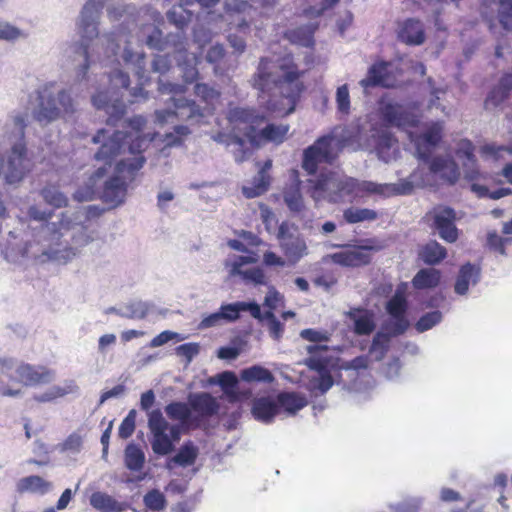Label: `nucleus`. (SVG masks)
I'll return each mask as SVG.
<instances>
[{
    "mask_svg": "<svg viewBox=\"0 0 512 512\" xmlns=\"http://www.w3.org/2000/svg\"><path fill=\"white\" fill-rule=\"evenodd\" d=\"M105 0H86L76 19L75 26L80 41L74 44L75 52L82 58L76 67L75 77L79 83L88 80V71L98 61L102 66L116 67L124 65L142 78L145 72V53L132 48V39L145 43L150 49L163 51L170 43L176 48L183 42V33L163 38V33L154 24L141 20V14L154 22L161 18L153 9H138L123 1L107 7V17L113 23L110 31L100 34L99 25ZM113 88L127 89L130 79L127 73L114 68L108 74Z\"/></svg>",
    "mask_w": 512,
    "mask_h": 512,
    "instance_id": "nucleus-1",
    "label": "nucleus"
},
{
    "mask_svg": "<svg viewBox=\"0 0 512 512\" xmlns=\"http://www.w3.org/2000/svg\"><path fill=\"white\" fill-rule=\"evenodd\" d=\"M103 209L96 205L81 207L74 212H62L60 224L43 227L39 236L46 242L41 257L55 260L58 265H66L76 258L81 249L94 241L95 231L90 230L87 222L98 218Z\"/></svg>",
    "mask_w": 512,
    "mask_h": 512,
    "instance_id": "nucleus-2",
    "label": "nucleus"
},
{
    "mask_svg": "<svg viewBox=\"0 0 512 512\" xmlns=\"http://www.w3.org/2000/svg\"><path fill=\"white\" fill-rule=\"evenodd\" d=\"M30 223L27 230L18 232L17 230L9 231L5 243H0V252L3 257L11 263L22 262V260H30L35 264L55 263V260H47L41 257V250L46 248L44 242L38 235L40 230L49 224H60L58 221H49L52 217L51 211L40 209L36 205L28 208L27 212Z\"/></svg>",
    "mask_w": 512,
    "mask_h": 512,
    "instance_id": "nucleus-3",
    "label": "nucleus"
},
{
    "mask_svg": "<svg viewBox=\"0 0 512 512\" xmlns=\"http://www.w3.org/2000/svg\"><path fill=\"white\" fill-rule=\"evenodd\" d=\"M300 72L288 59L281 62L269 58H261L252 84L262 94H268V108L277 110L276 98L278 95L294 103L302 92V84L299 82Z\"/></svg>",
    "mask_w": 512,
    "mask_h": 512,
    "instance_id": "nucleus-4",
    "label": "nucleus"
},
{
    "mask_svg": "<svg viewBox=\"0 0 512 512\" xmlns=\"http://www.w3.org/2000/svg\"><path fill=\"white\" fill-rule=\"evenodd\" d=\"M309 194L315 202L326 200L330 203L352 202L361 193H373L374 182L360 181L356 178L331 172L311 179Z\"/></svg>",
    "mask_w": 512,
    "mask_h": 512,
    "instance_id": "nucleus-5",
    "label": "nucleus"
},
{
    "mask_svg": "<svg viewBox=\"0 0 512 512\" xmlns=\"http://www.w3.org/2000/svg\"><path fill=\"white\" fill-rule=\"evenodd\" d=\"M35 103L32 107V117L41 126H47L65 115L75 111L74 100L68 89H56L49 82L35 91Z\"/></svg>",
    "mask_w": 512,
    "mask_h": 512,
    "instance_id": "nucleus-6",
    "label": "nucleus"
},
{
    "mask_svg": "<svg viewBox=\"0 0 512 512\" xmlns=\"http://www.w3.org/2000/svg\"><path fill=\"white\" fill-rule=\"evenodd\" d=\"M145 158L135 156L119 161L114 170V174L102 179L99 186V198L113 207L124 203L127 195V189L134 181L137 172L143 167Z\"/></svg>",
    "mask_w": 512,
    "mask_h": 512,
    "instance_id": "nucleus-7",
    "label": "nucleus"
},
{
    "mask_svg": "<svg viewBox=\"0 0 512 512\" xmlns=\"http://www.w3.org/2000/svg\"><path fill=\"white\" fill-rule=\"evenodd\" d=\"M147 425L153 452L156 455L165 456L175 450V444L179 442L182 431L192 424H170L161 409L157 408L148 413Z\"/></svg>",
    "mask_w": 512,
    "mask_h": 512,
    "instance_id": "nucleus-8",
    "label": "nucleus"
},
{
    "mask_svg": "<svg viewBox=\"0 0 512 512\" xmlns=\"http://www.w3.org/2000/svg\"><path fill=\"white\" fill-rule=\"evenodd\" d=\"M242 312L250 313V315L257 320L262 318L261 308L257 302L237 301L222 304L216 312L204 316L198 327L199 329H207L220 326L223 323L236 322L240 319Z\"/></svg>",
    "mask_w": 512,
    "mask_h": 512,
    "instance_id": "nucleus-9",
    "label": "nucleus"
},
{
    "mask_svg": "<svg viewBox=\"0 0 512 512\" xmlns=\"http://www.w3.org/2000/svg\"><path fill=\"white\" fill-rule=\"evenodd\" d=\"M92 142L100 144L98 151L95 153L94 158L97 161H102L106 167V174L111 168L115 158L128 150L129 142L127 135L123 131L115 130L110 132L107 129H99L92 137Z\"/></svg>",
    "mask_w": 512,
    "mask_h": 512,
    "instance_id": "nucleus-10",
    "label": "nucleus"
},
{
    "mask_svg": "<svg viewBox=\"0 0 512 512\" xmlns=\"http://www.w3.org/2000/svg\"><path fill=\"white\" fill-rule=\"evenodd\" d=\"M171 100L173 101V109L167 108L155 111V122L158 125L173 124L175 120L198 124L204 118V109L195 100L184 97H171Z\"/></svg>",
    "mask_w": 512,
    "mask_h": 512,
    "instance_id": "nucleus-11",
    "label": "nucleus"
},
{
    "mask_svg": "<svg viewBox=\"0 0 512 512\" xmlns=\"http://www.w3.org/2000/svg\"><path fill=\"white\" fill-rule=\"evenodd\" d=\"M408 302L406 299V284L401 283L394 295L386 303V311L390 316L386 323V330L393 336L403 334L409 327L406 317Z\"/></svg>",
    "mask_w": 512,
    "mask_h": 512,
    "instance_id": "nucleus-12",
    "label": "nucleus"
},
{
    "mask_svg": "<svg viewBox=\"0 0 512 512\" xmlns=\"http://www.w3.org/2000/svg\"><path fill=\"white\" fill-rule=\"evenodd\" d=\"M277 238L285 256L292 263H297L307 255V245L300 235L298 227L288 221L279 225Z\"/></svg>",
    "mask_w": 512,
    "mask_h": 512,
    "instance_id": "nucleus-13",
    "label": "nucleus"
},
{
    "mask_svg": "<svg viewBox=\"0 0 512 512\" xmlns=\"http://www.w3.org/2000/svg\"><path fill=\"white\" fill-rule=\"evenodd\" d=\"M334 138L325 135L318 138L312 145L303 151L302 168L309 174L314 175L321 163L331 164L334 160L333 144Z\"/></svg>",
    "mask_w": 512,
    "mask_h": 512,
    "instance_id": "nucleus-14",
    "label": "nucleus"
},
{
    "mask_svg": "<svg viewBox=\"0 0 512 512\" xmlns=\"http://www.w3.org/2000/svg\"><path fill=\"white\" fill-rule=\"evenodd\" d=\"M56 379V372L53 369L42 365H32L21 362L16 367L15 381L25 386L35 387L50 384Z\"/></svg>",
    "mask_w": 512,
    "mask_h": 512,
    "instance_id": "nucleus-15",
    "label": "nucleus"
},
{
    "mask_svg": "<svg viewBox=\"0 0 512 512\" xmlns=\"http://www.w3.org/2000/svg\"><path fill=\"white\" fill-rule=\"evenodd\" d=\"M327 349L326 345H309L307 352L310 356L304 361L308 368L319 372L316 387L322 394L326 393L334 384L332 376L327 372L328 360L320 355V352Z\"/></svg>",
    "mask_w": 512,
    "mask_h": 512,
    "instance_id": "nucleus-16",
    "label": "nucleus"
},
{
    "mask_svg": "<svg viewBox=\"0 0 512 512\" xmlns=\"http://www.w3.org/2000/svg\"><path fill=\"white\" fill-rule=\"evenodd\" d=\"M433 226L441 239L453 243L458 239V229L455 225L456 213L450 207H437L430 213Z\"/></svg>",
    "mask_w": 512,
    "mask_h": 512,
    "instance_id": "nucleus-17",
    "label": "nucleus"
},
{
    "mask_svg": "<svg viewBox=\"0 0 512 512\" xmlns=\"http://www.w3.org/2000/svg\"><path fill=\"white\" fill-rule=\"evenodd\" d=\"M379 112L384 123L389 126L407 127L415 124L414 115L397 102L382 100L379 104Z\"/></svg>",
    "mask_w": 512,
    "mask_h": 512,
    "instance_id": "nucleus-18",
    "label": "nucleus"
},
{
    "mask_svg": "<svg viewBox=\"0 0 512 512\" xmlns=\"http://www.w3.org/2000/svg\"><path fill=\"white\" fill-rule=\"evenodd\" d=\"M209 382L218 385L226 399L231 403L249 399L252 395L250 390H242L239 388V380L232 371L218 373L214 377H211Z\"/></svg>",
    "mask_w": 512,
    "mask_h": 512,
    "instance_id": "nucleus-19",
    "label": "nucleus"
},
{
    "mask_svg": "<svg viewBox=\"0 0 512 512\" xmlns=\"http://www.w3.org/2000/svg\"><path fill=\"white\" fill-rule=\"evenodd\" d=\"M378 247L371 245H362L353 249H347L341 252L329 255L333 263L344 267H360L367 265L371 261L372 250H378Z\"/></svg>",
    "mask_w": 512,
    "mask_h": 512,
    "instance_id": "nucleus-20",
    "label": "nucleus"
},
{
    "mask_svg": "<svg viewBox=\"0 0 512 512\" xmlns=\"http://www.w3.org/2000/svg\"><path fill=\"white\" fill-rule=\"evenodd\" d=\"M189 405L193 413V424L198 425L203 419L210 418L218 413L219 404L217 400L207 392L190 394Z\"/></svg>",
    "mask_w": 512,
    "mask_h": 512,
    "instance_id": "nucleus-21",
    "label": "nucleus"
},
{
    "mask_svg": "<svg viewBox=\"0 0 512 512\" xmlns=\"http://www.w3.org/2000/svg\"><path fill=\"white\" fill-rule=\"evenodd\" d=\"M442 122H434L423 134L416 137L414 145L417 157L423 162H428L436 145L442 137Z\"/></svg>",
    "mask_w": 512,
    "mask_h": 512,
    "instance_id": "nucleus-22",
    "label": "nucleus"
},
{
    "mask_svg": "<svg viewBox=\"0 0 512 512\" xmlns=\"http://www.w3.org/2000/svg\"><path fill=\"white\" fill-rule=\"evenodd\" d=\"M92 104L97 109H103L108 115L107 124L116 126L126 112V105L123 100L116 97L111 99L108 92L100 91L92 96Z\"/></svg>",
    "mask_w": 512,
    "mask_h": 512,
    "instance_id": "nucleus-23",
    "label": "nucleus"
},
{
    "mask_svg": "<svg viewBox=\"0 0 512 512\" xmlns=\"http://www.w3.org/2000/svg\"><path fill=\"white\" fill-rule=\"evenodd\" d=\"M254 262H256L254 257L237 256L231 264L230 276H240L247 284L266 285V275L261 268L242 269L243 266Z\"/></svg>",
    "mask_w": 512,
    "mask_h": 512,
    "instance_id": "nucleus-24",
    "label": "nucleus"
},
{
    "mask_svg": "<svg viewBox=\"0 0 512 512\" xmlns=\"http://www.w3.org/2000/svg\"><path fill=\"white\" fill-rule=\"evenodd\" d=\"M480 278L481 269L479 266L470 262L463 264L455 279L454 292L459 296H467L470 286H476Z\"/></svg>",
    "mask_w": 512,
    "mask_h": 512,
    "instance_id": "nucleus-25",
    "label": "nucleus"
},
{
    "mask_svg": "<svg viewBox=\"0 0 512 512\" xmlns=\"http://www.w3.org/2000/svg\"><path fill=\"white\" fill-rule=\"evenodd\" d=\"M397 35L398 39L407 45H421L425 41L424 25L418 19H406L399 24Z\"/></svg>",
    "mask_w": 512,
    "mask_h": 512,
    "instance_id": "nucleus-26",
    "label": "nucleus"
},
{
    "mask_svg": "<svg viewBox=\"0 0 512 512\" xmlns=\"http://www.w3.org/2000/svg\"><path fill=\"white\" fill-rule=\"evenodd\" d=\"M429 170L439 175V177L450 184H454L460 177V170L457 163L450 157L437 156L430 158L428 162Z\"/></svg>",
    "mask_w": 512,
    "mask_h": 512,
    "instance_id": "nucleus-27",
    "label": "nucleus"
},
{
    "mask_svg": "<svg viewBox=\"0 0 512 512\" xmlns=\"http://www.w3.org/2000/svg\"><path fill=\"white\" fill-rule=\"evenodd\" d=\"M173 57L177 62L184 81L187 83L195 81L198 77L197 58L193 53L187 51L184 42L176 47Z\"/></svg>",
    "mask_w": 512,
    "mask_h": 512,
    "instance_id": "nucleus-28",
    "label": "nucleus"
},
{
    "mask_svg": "<svg viewBox=\"0 0 512 512\" xmlns=\"http://www.w3.org/2000/svg\"><path fill=\"white\" fill-rule=\"evenodd\" d=\"M127 126L132 129V132L127 133V141L129 142L128 152L135 156H142L141 152L145 149L147 141L140 135V132L146 124V119L140 115L134 116L127 121Z\"/></svg>",
    "mask_w": 512,
    "mask_h": 512,
    "instance_id": "nucleus-29",
    "label": "nucleus"
},
{
    "mask_svg": "<svg viewBox=\"0 0 512 512\" xmlns=\"http://www.w3.org/2000/svg\"><path fill=\"white\" fill-rule=\"evenodd\" d=\"M105 176H107L106 167H98L88 178L87 182L75 191L73 194L74 200L78 202H88L99 197L100 182Z\"/></svg>",
    "mask_w": 512,
    "mask_h": 512,
    "instance_id": "nucleus-30",
    "label": "nucleus"
},
{
    "mask_svg": "<svg viewBox=\"0 0 512 512\" xmlns=\"http://www.w3.org/2000/svg\"><path fill=\"white\" fill-rule=\"evenodd\" d=\"M278 405L270 397H258L252 401V416L259 422L269 424L278 413Z\"/></svg>",
    "mask_w": 512,
    "mask_h": 512,
    "instance_id": "nucleus-31",
    "label": "nucleus"
},
{
    "mask_svg": "<svg viewBox=\"0 0 512 512\" xmlns=\"http://www.w3.org/2000/svg\"><path fill=\"white\" fill-rule=\"evenodd\" d=\"M416 177L415 173H412L408 178L401 179L399 182L394 184H378L374 182L373 193L382 195V196H392V195H409L413 192L415 183L414 178Z\"/></svg>",
    "mask_w": 512,
    "mask_h": 512,
    "instance_id": "nucleus-32",
    "label": "nucleus"
},
{
    "mask_svg": "<svg viewBox=\"0 0 512 512\" xmlns=\"http://www.w3.org/2000/svg\"><path fill=\"white\" fill-rule=\"evenodd\" d=\"M340 370L346 372L353 385L357 386L360 378L369 375V358L361 355L350 361H344L340 365Z\"/></svg>",
    "mask_w": 512,
    "mask_h": 512,
    "instance_id": "nucleus-33",
    "label": "nucleus"
},
{
    "mask_svg": "<svg viewBox=\"0 0 512 512\" xmlns=\"http://www.w3.org/2000/svg\"><path fill=\"white\" fill-rule=\"evenodd\" d=\"M347 316L353 322L354 332L357 335H368L376 327L373 314L366 310L351 309Z\"/></svg>",
    "mask_w": 512,
    "mask_h": 512,
    "instance_id": "nucleus-34",
    "label": "nucleus"
},
{
    "mask_svg": "<svg viewBox=\"0 0 512 512\" xmlns=\"http://www.w3.org/2000/svg\"><path fill=\"white\" fill-rule=\"evenodd\" d=\"M199 454L198 447L191 441L184 442L178 452L167 462V468L171 469L172 464L188 467L195 463Z\"/></svg>",
    "mask_w": 512,
    "mask_h": 512,
    "instance_id": "nucleus-35",
    "label": "nucleus"
},
{
    "mask_svg": "<svg viewBox=\"0 0 512 512\" xmlns=\"http://www.w3.org/2000/svg\"><path fill=\"white\" fill-rule=\"evenodd\" d=\"M283 198L286 206L294 217L304 216L306 206L298 183L286 188L283 192Z\"/></svg>",
    "mask_w": 512,
    "mask_h": 512,
    "instance_id": "nucleus-36",
    "label": "nucleus"
},
{
    "mask_svg": "<svg viewBox=\"0 0 512 512\" xmlns=\"http://www.w3.org/2000/svg\"><path fill=\"white\" fill-rule=\"evenodd\" d=\"M164 412L170 420L182 424H193V418H197L193 417L189 402L171 401L165 406Z\"/></svg>",
    "mask_w": 512,
    "mask_h": 512,
    "instance_id": "nucleus-37",
    "label": "nucleus"
},
{
    "mask_svg": "<svg viewBox=\"0 0 512 512\" xmlns=\"http://www.w3.org/2000/svg\"><path fill=\"white\" fill-rule=\"evenodd\" d=\"M388 65L385 62L373 64L367 72V76L360 81L363 88L375 86H387Z\"/></svg>",
    "mask_w": 512,
    "mask_h": 512,
    "instance_id": "nucleus-38",
    "label": "nucleus"
},
{
    "mask_svg": "<svg viewBox=\"0 0 512 512\" xmlns=\"http://www.w3.org/2000/svg\"><path fill=\"white\" fill-rule=\"evenodd\" d=\"M240 379L247 383L255 382L271 384L274 382L275 377L269 369L259 364H255L250 367L242 369L240 371Z\"/></svg>",
    "mask_w": 512,
    "mask_h": 512,
    "instance_id": "nucleus-39",
    "label": "nucleus"
},
{
    "mask_svg": "<svg viewBox=\"0 0 512 512\" xmlns=\"http://www.w3.org/2000/svg\"><path fill=\"white\" fill-rule=\"evenodd\" d=\"M276 403L278 410L284 409L289 415H294L307 405V400L295 392H281L277 395Z\"/></svg>",
    "mask_w": 512,
    "mask_h": 512,
    "instance_id": "nucleus-40",
    "label": "nucleus"
},
{
    "mask_svg": "<svg viewBox=\"0 0 512 512\" xmlns=\"http://www.w3.org/2000/svg\"><path fill=\"white\" fill-rule=\"evenodd\" d=\"M447 256L445 247L432 240L423 245L419 250V258L427 265H436Z\"/></svg>",
    "mask_w": 512,
    "mask_h": 512,
    "instance_id": "nucleus-41",
    "label": "nucleus"
},
{
    "mask_svg": "<svg viewBox=\"0 0 512 512\" xmlns=\"http://www.w3.org/2000/svg\"><path fill=\"white\" fill-rule=\"evenodd\" d=\"M90 505L102 512H122L125 505L104 492H94L90 497Z\"/></svg>",
    "mask_w": 512,
    "mask_h": 512,
    "instance_id": "nucleus-42",
    "label": "nucleus"
},
{
    "mask_svg": "<svg viewBox=\"0 0 512 512\" xmlns=\"http://www.w3.org/2000/svg\"><path fill=\"white\" fill-rule=\"evenodd\" d=\"M51 487L50 482L45 481L42 477L37 475L24 477L17 482V491L19 493L31 492L45 494Z\"/></svg>",
    "mask_w": 512,
    "mask_h": 512,
    "instance_id": "nucleus-43",
    "label": "nucleus"
},
{
    "mask_svg": "<svg viewBox=\"0 0 512 512\" xmlns=\"http://www.w3.org/2000/svg\"><path fill=\"white\" fill-rule=\"evenodd\" d=\"M441 278V273L435 268H422L412 279V284L416 289H430L436 287Z\"/></svg>",
    "mask_w": 512,
    "mask_h": 512,
    "instance_id": "nucleus-44",
    "label": "nucleus"
},
{
    "mask_svg": "<svg viewBox=\"0 0 512 512\" xmlns=\"http://www.w3.org/2000/svg\"><path fill=\"white\" fill-rule=\"evenodd\" d=\"M228 119L232 123H247L251 128L264 121V117L257 114L253 109L235 107L229 110Z\"/></svg>",
    "mask_w": 512,
    "mask_h": 512,
    "instance_id": "nucleus-45",
    "label": "nucleus"
},
{
    "mask_svg": "<svg viewBox=\"0 0 512 512\" xmlns=\"http://www.w3.org/2000/svg\"><path fill=\"white\" fill-rule=\"evenodd\" d=\"M458 156L463 159L465 177L469 180H475L479 175V171L476 165L472 144L470 142L465 143L464 146L458 150Z\"/></svg>",
    "mask_w": 512,
    "mask_h": 512,
    "instance_id": "nucleus-46",
    "label": "nucleus"
},
{
    "mask_svg": "<svg viewBox=\"0 0 512 512\" xmlns=\"http://www.w3.org/2000/svg\"><path fill=\"white\" fill-rule=\"evenodd\" d=\"M316 28L317 26L314 24L297 27L289 31L288 38L292 43L303 47H311L314 44V33Z\"/></svg>",
    "mask_w": 512,
    "mask_h": 512,
    "instance_id": "nucleus-47",
    "label": "nucleus"
},
{
    "mask_svg": "<svg viewBox=\"0 0 512 512\" xmlns=\"http://www.w3.org/2000/svg\"><path fill=\"white\" fill-rule=\"evenodd\" d=\"M392 336L388 331L387 333L377 332L369 348V357L375 361H381L389 350Z\"/></svg>",
    "mask_w": 512,
    "mask_h": 512,
    "instance_id": "nucleus-48",
    "label": "nucleus"
},
{
    "mask_svg": "<svg viewBox=\"0 0 512 512\" xmlns=\"http://www.w3.org/2000/svg\"><path fill=\"white\" fill-rule=\"evenodd\" d=\"M150 309V304L145 301L135 300L121 305L118 316L128 319H143Z\"/></svg>",
    "mask_w": 512,
    "mask_h": 512,
    "instance_id": "nucleus-49",
    "label": "nucleus"
},
{
    "mask_svg": "<svg viewBox=\"0 0 512 512\" xmlns=\"http://www.w3.org/2000/svg\"><path fill=\"white\" fill-rule=\"evenodd\" d=\"M270 185V178L264 169H260L258 174L254 177L252 186H244L242 192L246 198H255L268 190Z\"/></svg>",
    "mask_w": 512,
    "mask_h": 512,
    "instance_id": "nucleus-50",
    "label": "nucleus"
},
{
    "mask_svg": "<svg viewBox=\"0 0 512 512\" xmlns=\"http://www.w3.org/2000/svg\"><path fill=\"white\" fill-rule=\"evenodd\" d=\"M77 386L71 381L65 387L58 385L51 386L43 393H38L33 396V399L40 403L51 402L57 398L63 397L67 394L73 393Z\"/></svg>",
    "mask_w": 512,
    "mask_h": 512,
    "instance_id": "nucleus-51",
    "label": "nucleus"
},
{
    "mask_svg": "<svg viewBox=\"0 0 512 512\" xmlns=\"http://www.w3.org/2000/svg\"><path fill=\"white\" fill-rule=\"evenodd\" d=\"M125 465L131 471H140L145 462V455L141 448L130 443L125 448Z\"/></svg>",
    "mask_w": 512,
    "mask_h": 512,
    "instance_id": "nucleus-52",
    "label": "nucleus"
},
{
    "mask_svg": "<svg viewBox=\"0 0 512 512\" xmlns=\"http://www.w3.org/2000/svg\"><path fill=\"white\" fill-rule=\"evenodd\" d=\"M396 144V139L390 133H382L378 136L376 142V152L378 158L385 163H388L393 158V152L391 151Z\"/></svg>",
    "mask_w": 512,
    "mask_h": 512,
    "instance_id": "nucleus-53",
    "label": "nucleus"
},
{
    "mask_svg": "<svg viewBox=\"0 0 512 512\" xmlns=\"http://www.w3.org/2000/svg\"><path fill=\"white\" fill-rule=\"evenodd\" d=\"M182 1L183 3L172 7L166 13L168 21L174 24L179 30H182L188 24L192 16V13L185 9V0Z\"/></svg>",
    "mask_w": 512,
    "mask_h": 512,
    "instance_id": "nucleus-54",
    "label": "nucleus"
},
{
    "mask_svg": "<svg viewBox=\"0 0 512 512\" xmlns=\"http://www.w3.org/2000/svg\"><path fill=\"white\" fill-rule=\"evenodd\" d=\"M43 200L54 208H62L68 205L67 196L61 192L56 186H45L41 190Z\"/></svg>",
    "mask_w": 512,
    "mask_h": 512,
    "instance_id": "nucleus-55",
    "label": "nucleus"
},
{
    "mask_svg": "<svg viewBox=\"0 0 512 512\" xmlns=\"http://www.w3.org/2000/svg\"><path fill=\"white\" fill-rule=\"evenodd\" d=\"M443 320V314L439 310L426 312L415 323L414 327L418 333H423L440 324Z\"/></svg>",
    "mask_w": 512,
    "mask_h": 512,
    "instance_id": "nucleus-56",
    "label": "nucleus"
},
{
    "mask_svg": "<svg viewBox=\"0 0 512 512\" xmlns=\"http://www.w3.org/2000/svg\"><path fill=\"white\" fill-rule=\"evenodd\" d=\"M194 92L206 103L208 109H213L220 97V92L217 89L205 83H197Z\"/></svg>",
    "mask_w": 512,
    "mask_h": 512,
    "instance_id": "nucleus-57",
    "label": "nucleus"
},
{
    "mask_svg": "<svg viewBox=\"0 0 512 512\" xmlns=\"http://www.w3.org/2000/svg\"><path fill=\"white\" fill-rule=\"evenodd\" d=\"M344 219L351 224L371 221L377 218V213L368 208H349L344 211Z\"/></svg>",
    "mask_w": 512,
    "mask_h": 512,
    "instance_id": "nucleus-58",
    "label": "nucleus"
},
{
    "mask_svg": "<svg viewBox=\"0 0 512 512\" xmlns=\"http://www.w3.org/2000/svg\"><path fill=\"white\" fill-rule=\"evenodd\" d=\"M28 34L11 23L0 20V40L7 42H16L20 39H26Z\"/></svg>",
    "mask_w": 512,
    "mask_h": 512,
    "instance_id": "nucleus-59",
    "label": "nucleus"
},
{
    "mask_svg": "<svg viewBox=\"0 0 512 512\" xmlns=\"http://www.w3.org/2000/svg\"><path fill=\"white\" fill-rule=\"evenodd\" d=\"M143 503L149 510L162 511L165 509L167 501L165 495L160 490L152 489L144 495Z\"/></svg>",
    "mask_w": 512,
    "mask_h": 512,
    "instance_id": "nucleus-60",
    "label": "nucleus"
},
{
    "mask_svg": "<svg viewBox=\"0 0 512 512\" xmlns=\"http://www.w3.org/2000/svg\"><path fill=\"white\" fill-rule=\"evenodd\" d=\"M288 130V125L268 124L261 130V136L268 141L281 143Z\"/></svg>",
    "mask_w": 512,
    "mask_h": 512,
    "instance_id": "nucleus-61",
    "label": "nucleus"
},
{
    "mask_svg": "<svg viewBox=\"0 0 512 512\" xmlns=\"http://www.w3.org/2000/svg\"><path fill=\"white\" fill-rule=\"evenodd\" d=\"M260 320H266L267 329L273 339L279 340L282 337L284 325L276 318L273 311H266L262 314V318Z\"/></svg>",
    "mask_w": 512,
    "mask_h": 512,
    "instance_id": "nucleus-62",
    "label": "nucleus"
},
{
    "mask_svg": "<svg viewBox=\"0 0 512 512\" xmlns=\"http://www.w3.org/2000/svg\"><path fill=\"white\" fill-rule=\"evenodd\" d=\"M190 133L188 126L174 125L173 131L165 134L164 141L167 146H179Z\"/></svg>",
    "mask_w": 512,
    "mask_h": 512,
    "instance_id": "nucleus-63",
    "label": "nucleus"
},
{
    "mask_svg": "<svg viewBox=\"0 0 512 512\" xmlns=\"http://www.w3.org/2000/svg\"><path fill=\"white\" fill-rule=\"evenodd\" d=\"M423 504L421 497H407L397 504H390V509L395 512H418Z\"/></svg>",
    "mask_w": 512,
    "mask_h": 512,
    "instance_id": "nucleus-64",
    "label": "nucleus"
}]
</instances>
